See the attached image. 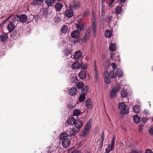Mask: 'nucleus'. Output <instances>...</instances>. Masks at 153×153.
<instances>
[{
  "label": "nucleus",
  "mask_w": 153,
  "mask_h": 153,
  "mask_svg": "<svg viewBox=\"0 0 153 153\" xmlns=\"http://www.w3.org/2000/svg\"><path fill=\"white\" fill-rule=\"evenodd\" d=\"M118 108L120 110V114H127L129 112L128 106L123 102H121L118 103Z\"/></svg>",
  "instance_id": "f257e3e1"
},
{
  "label": "nucleus",
  "mask_w": 153,
  "mask_h": 153,
  "mask_svg": "<svg viewBox=\"0 0 153 153\" xmlns=\"http://www.w3.org/2000/svg\"><path fill=\"white\" fill-rule=\"evenodd\" d=\"M122 86V85L120 84H117L116 86L113 88L110 93V98L111 99H113L116 96V93L119 91Z\"/></svg>",
  "instance_id": "f03ea898"
},
{
  "label": "nucleus",
  "mask_w": 153,
  "mask_h": 153,
  "mask_svg": "<svg viewBox=\"0 0 153 153\" xmlns=\"http://www.w3.org/2000/svg\"><path fill=\"white\" fill-rule=\"evenodd\" d=\"M91 122L92 120L90 119L86 124L82 133V135L83 136L85 137L88 134L90 129L91 127Z\"/></svg>",
  "instance_id": "7ed1b4c3"
},
{
  "label": "nucleus",
  "mask_w": 153,
  "mask_h": 153,
  "mask_svg": "<svg viewBox=\"0 0 153 153\" xmlns=\"http://www.w3.org/2000/svg\"><path fill=\"white\" fill-rule=\"evenodd\" d=\"M80 7L79 3L76 0H74L73 2L70 4L69 5L70 9H76Z\"/></svg>",
  "instance_id": "20e7f679"
},
{
  "label": "nucleus",
  "mask_w": 153,
  "mask_h": 153,
  "mask_svg": "<svg viewBox=\"0 0 153 153\" xmlns=\"http://www.w3.org/2000/svg\"><path fill=\"white\" fill-rule=\"evenodd\" d=\"M71 37L72 38L75 39V42H78V39L79 36V32L76 30H73L71 34Z\"/></svg>",
  "instance_id": "39448f33"
},
{
  "label": "nucleus",
  "mask_w": 153,
  "mask_h": 153,
  "mask_svg": "<svg viewBox=\"0 0 153 153\" xmlns=\"http://www.w3.org/2000/svg\"><path fill=\"white\" fill-rule=\"evenodd\" d=\"M90 37V32L88 30H87L85 34V36L81 39V41L82 42H86L89 39Z\"/></svg>",
  "instance_id": "423d86ee"
},
{
  "label": "nucleus",
  "mask_w": 153,
  "mask_h": 153,
  "mask_svg": "<svg viewBox=\"0 0 153 153\" xmlns=\"http://www.w3.org/2000/svg\"><path fill=\"white\" fill-rule=\"evenodd\" d=\"M104 81L105 82L108 84H109L111 82L109 75L108 71L106 70L104 72Z\"/></svg>",
  "instance_id": "0eeeda50"
},
{
  "label": "nucleus",
  "mask_w": 153,
  "mask_h": 153,
  "mask_svg": "<svg viewBox=\"0 0 153 153\" xmlns=\"http://www.w3.org/2000/svg\"><path fill=\"white\" fill-rule=\"evenodd\" d=\"M93 21L92 24V29L93 30V35L94 37H95L97 34L96 29L97 24L95 22V19L94 17H93L92 18Z\"/></svg>",
  "instance_id": "6e6552de"
},
{
  "label": "nucleus",
  "mask_w": 153,
  "mask_h": 153,
  "mask_svg": "<svg viewBox=\"0 0 153 153\" xmlns=\"http://www.w3.org/2000/svg\"><path fill=\"white\" fill-rule=\"evenodd\" d=\"M94 74L95 76V79H96V81H97V79L99 77V73L97 70L96 66V64L95 62H94Z\"/></svg>",
  "instance_id": "1a4fd4ad"
},
{
  "label": "nucleus",
  "mask_w": 153,
  "mask_h": 153,
  "mask_svg": "<svg viewBox=\"0 0 153 153\" xmlns=\"http://www.w3.org/2000/svg\"><path fill=\"white\" fill-rule=\"evenodd\" d=\"M74 124L75 127L76 128L79 129L82 126V121L81 120L79 119L76 120H75Z\"/></svg>",
  "instance_id": "9d476101"
},
{
  "label": "nucleus",
  "mask_w": 153,
  "mask_h": 153,
  "mask_svg": "<svg viewBox=\"0 0 153 153\" xmlns=\"http://www.w3.org/2000/svg\"><path fill=\"white\" fill-rule=\"evenodd\" d=\"M63 146L65 148L68 147L70 144V140L67 138L64 139L62 142Z\"/></svg>",
  "instance_id": "9b49d317"
},
{
  "label": "nucleus",
  "mask_w": 153,
  "mask_h": 153,
  "mask_svg": "<svg viewBox=\"0 0 153 153\" xmlns=\"http://www.w3.org/2000/svg\"><path fill=\"white\" fill-rule=\"evenodd\" d=\"M75 121V119L74 117H69L67 120L66 124L68 126L74 124Z\"/></svg>",
  "instance_id": "f8f14e48"
},
{
  "label": "nucleus",
  "mask_w": 153,
  "mask_h": 153,
  "mask_svg": "<svg viewBox=\"0 0 153 153\" xmlns=\"http://www.w3.org/2000/svg\"><path fill=\"white\" fill-rule=\"evenodd\" d=\"M19 20L22 23L25 22L27 20V17L25 14L19 15Z\"/></svg>",
  "instance_id": "ddd939ff"
},
{
  "label": "nucleus",
  "mask_w": 153,
  "mask_h": 153,
  "mask_svg": "<svg viewBox=\"0 0 153 153\" xmlns=\"http://www.w3.org/2000/svg\"><path fill=\"white\" fill-rule=\"evenodd\" d=\"M73 56L75 59L79 60L82 58V53L80 51H76L74 53Z\"/></svg>",
  "instance_id": "4468645a"
},
{
  "label": "nucleus",
  "mask_w": 153,
  "mask_h": 153,
  "mask_svg": "<svg viewBox=\"0 0 153 153\" xmlns=\"http://www.w3.org/2000/svg\"><path fill=\"white\" fill-rule=\"evenodd\" d=\"M85 104L88 108L90 109L92 108L93 103L91 99H88L85 102Z\"/></svg>",
  "instance_id": "2eb2a0df"
},
{
  "label": "nucleus",
  "mask_w": 153,
  "mask_h": 153,
  "mask_svg": "<svg viewBox=\"0 0 153 153\" xmlns=\"http://www.w3.org/2000/svg\"><path fill=\"white\" fill-rule=\"evenodd\" d=\"M79 78L81 79H85L86 77V72L84 71H81L78 74Z\"/></svg>",
  "instance_id": "dca6fc26"
},
{
  "label": "nucleus",
  "mask_w": 153,
  "mask_h": 153,
  "mask_svg": "<svg viewBox=\"0 0 153 153\" xmlns=\"http://www.w3.org/2000/svg\"><path fill=\"white\" fill-rule=\"evenodd\" d=\"M104 137V132L103 131H102L101 134L100 138V139H99V141H100V148H102V147L103 143Z\"/></svg>",
  "instance_id": "f3484780"
},
{
  "label": "nucleus",
  "mask_w": 153,
  "mask_h": 153,
  "mask_svg": "<svg viewBox=\"0 0 153 153\" xmlns=\"http://www.w3.org/2000/svg\"><path fill=\"white\" fill-rule=\"evenodd\" d=\"M73 12L72 10L69 9L66 10L65 15L66 17L71 18L73 15Z\"/></svg>",
  "instance_id": "a211bd4d"
},
{
  "label": "nucleus",
  "mask_w": 153,
  "mask_h": 153,
  "mask_svg": "<svg viewBox=\"0 0 153 153\" xmlns=\"http://www.w3.org/2000/svg\"><path fill=\"white\" fill-rule=\"evenodd\" d=\"M15 25L12 22H10L7 26V28L10 32H12L14 29Z\"/></svg>",
  "instance_id": "6ab92c4d"
},
{
  "label": "nucleus",
  "mask_w": 153,
  "mask_h": 153,
  "mask_svg": "<svg viewBox=\"0 0 153 153\" xmlns=\"http://www.w3.org/2000/svg\"><path fill=\"white\" fill-rule=\"evenodd\" d=\"M75 129L74 128L71 129L70 128L67 130L66 133L68 134V136H71L74 135L75 133Z\"/></svg>",
  "instance_id": "aec40b11"
},
{
  "label": "nucleus",
  "mask_w": 153,
  "mask_h": 153,
  "mask_svg": "<svg viewBox=\"0 0 153 153\" xmlns=\"http://www.w3.org/2000/svg\"><path fill=\"white\" fill-rule=\"evenodd\" d=\"M7 38V34L6 33H2L0 35V39L2 41H6Z\"/></svg>",
  "instance_id": "412c9836"
},
{
  "label": "nucleus",
  "mask_w": 153,
  "mask_h": 153,
  "mask_svg": "<svg viewBox=\"0 0 153 153\" xmlns=\"http://www.w3.org/2000/svg\"><path fill=\"white\" fill-rule=\"evenodd\" d=\"M69 93L71 95H74L77 93V89L75 87H73L69 90Z\"/></svg>",
  "instance_id": "4be33fe9"
},
{
  "label": "nucleus",
  "mask_w": 153,
  "mask_h": 153,
  "mask_svg": "<svg viewBox=\"0 0 153 153\" xmlns=\"http://www.w3.org/2000/svg\"><path fill=\"white\" fill-rule=\"evenodd\" d=\"M76 28L77 30L82 31L84 30V25L81 22H78L76 25Z\"/></svg>",
  "instance_id": "5701e85b"
},
{
  "label": "nucleus",
  "mask_w": 153,
  "mask_h": 153,
  "mask_svg": "<svg viewBox=\"0 0 153 153\" xmlns=\"http://www.w3.org/2000/svg\"><path fill=\"white\" fill-rule=\"evenodd\" d=\"M44 0H33V4L34 5L41 6Z\"/></svg>",
  "instance_id": "b1692460"
},
{
  "label": "nucleus",
  "mask_w": 153,
  "mask_h": 153,
  "mask_svg": "<svg viewBox=\"0 0 153 153\" xmlns=\"http://www.w3.org/2000/svg\"><path fill=\"white\" fill-rule=\"evenodd\" d=\"M80 66V63L79 62L76 61L74 62L72 64V68L74 69H78Z\"/></svg>",
  "instance_id": "393cba45"
},
{
  "label": "nucleus",
  "mask_w": 153,
  "mask_h": 153,
  "mask_svg": "<svg viewBox=\"0 0 153 153\" xmlns=\"http://www.w3.org/2000/svg\"><path fill=\"white\" fill-rule=\"evenodd\" d=\"M133 119L134 122L137 123H138L140 120V117L137 115H135L133 117Z\"/></svg>",
  "instance_id": "a878e982"
},
{
  "label": "nucleus",
  "mask_w": 153,
  "mask_h": 153,
  "mask_svg": "<svg viewBox=\"0 0 153 153\" xmlns=\"http://www.w3.org/2000/svg\"><path fill=\"white\" fill-rule=\"evenodd\" d=\"M45 3L48 6H51L54 4V0H45Z\"/></svg>",
  "instance_id": "bb28decb"
},
{
  "label": "nucleus",
  "mask_w": 153,
  "mask_h": 153,
  "mask_svg": "<svg viewBox=\"0 0 153 153\" xmlns=\"http://www.w3.org/2000/svg\"><path fill=\"white\" fill-rule=\"evenodd\" d=\"M62 4L60 3H59L56 4L55 5V8L57 11L60 10L62 8Z\"/></svg>",
  "instance_id": "cd10ccee"
},
{
  "label": "nucleus",
  "mask_w": 153,
  "mask_h": 153,
  "mask_svg": "<svg viewBox=\"0 0 153 153\" xmlns=\"http://www.w3.org/2000/svg\"><path fill=\"white\" fill-rule=\"evenodd\" d=\"M114 147L113 146H112L110 144H109L108 145V147L105 149L106 153H109L111 151L113 150Z\"/></svg>",
  "instance_id": "c85d7f7f"
},
{
  "label": "nucleus",
  "mask_w": 153,
  "mask_h": 153,
  "mask_svg": "<svg viewBox=\"0 0 153 153\" xmlns=\"http://www.w3.org/2000/svg\"><path fill=\"white\" fill-rule=\"evenodd\" d=\"M105 36L107 38L110 37L112 35V33L111 30H107L105 33Z\"/></svg>",
  "instance_id": "c756f323"
},
{
  "label": "nucleus",
  "mask_w": 153,
  "mask_h": 153,
  "mask_svg": "<svg viewBox=\"0 0 153 153\" xmlns=\"http://www.w3.org/2000/svg\"><path fill=\"white\" fill-rule=\"evenodd\" d=\"M68 46H67L65 51V53L66 54V55H69V54H70L71 52L70 48L71 47V45H69Z\"/></svg>",
  "instance_id": "7c9ffc66"
},
{
  "label": "nucleus",
  "mask_w": 153,
  "mask_h": 153,
  "mask_svg": "<svg viewBox=\"0 0 153 153\" xmlns=\"http://www.w3.org/2000/svg\"><path fill=\"white\" fill-rule=\"evenodd\" d=\"M81 111L79 109H75L73 111V115L74 116H77L81 114Z\"/></svg>",
  "instance_id": "2f4dec72"
},
{
  "label": "nucleus",
  "mask_w": 153,
  "mask_h": 153,
  "mask_svg": "<svg viewBox=\"0 0 153 153\" xmlns=\"http://www.w3.org/2000/svg\"><path fill=\"white\" fill-rule=\"evenodd\" d=\"M133 111L136 113H137L139 112L140 110V107L137 105H135L133 107Z\"/></svg>",
  "instance_id": "473e14b6"
},
{
  "label": "nucleus",
  "mask_w": 153,
  "mask_h": 153,
  "mask_svg": "<svg viewBox=\"0 0 153 153\" xmlns=\"http://www.w3.org/2000/svg\"><path fill=\"white\" fill-rule=\"evenodd\" d=\"M109 48L111 51H114L116 50V45L112 43L110 45Z\"/></svg>",
  "instance_id": "72a5a7b5"
},
{
  "label": "nucleus",
  "mask_w": 153,
  "mask_h": 153,
  "mask_svg": "<svg viewBox=\"0 0 153 153\" xmlns=\"http://www.w3.org/2000/svg\"><path fill=\"white\" fill-rule=\"evenodd\" d=\"M128 95L127 91L126 90H122L121 92V96L123 98L126 97Z\"/></svg>",
  "instance_id": "f704fd0d"
},
{
  "label": "nucleus",
  "mask_w": 153,
  "mask_h": 153,
  "mask_svg": "<svg viewBox=\"0 0 153 153\" xmlns=\"http://www.w3.org/2000/svg\"><path fill=\"white\" fill-rule=\"evenodd\" d=\"M88 90V86H85L82 90V94L86 95Z\"/></svg>",
  "instance_id": "c9c22d12"
},
{
  "label": "nucleus",
  "mask_w": 153,
  "mask_h": 153,
  "mask_svg": "<svg viewBox=\"0 0 153 153\" xmlns=\"http://www.w3.org/2000/svg\"><path fill=\"white\" fill-rule=\"evenodd\" d=\"M86 95L82 94L79 96L78 99L79 102H82L84 101L85 99V96Z\"/></svg>",
  "instance_id": "e433bc0d"
},
{
  "label": "nucleus",
  "mask_w": 153,
  "mask_h": 153,
  "mask_svg": "<svg viewBox=\"0 0 153 153\" xmlns=\"http://www.w3.org/2000/svg\"><path fill=\"white\" fill-rule=\"evenodd\" d=\"M54 151L53 148L51 146L47 147L46 149V151L48 153H51Z\"/></svg>",
  "instance_id": "4c0bfd02"
},
{
  "label": "nucleus",
  "mask_w": 153,
  "mask_h": 153,
  "mask_svg": "<svg viewBox=\"0 0 153 153\" xmlns=\"http://www.w3.org/2000/svg\"><path fill=\"white\" fill-rule=\"evenodd\" d=\"M68 136V134L66 133H63L60 134L59 136V138L61 140H63L64 139L66 138Z\"/></svg>",
  "instance_id": "58836bf2"
},
{
  "label": "nucleus",
  "mask_w": 153,
  "mask_h": 153,
  "mask_svg": "<svg viewBox=\"0 0 153 153\" xmlns=\"http://www.w3.org/2000/svg\"><path fill=\"white\" fill-rule=\"evenodd\" d=\"M115 10L116 13L120 14L122 10V7L120 6H117Z\"/></svg>",
  "instance_id": "ea45409f"
},
{
  "label": "nucleus",
  "mask_w": 153,
  "mask_h": 153,
  "mask_svg": "<svg viewBox=\"0 0 153 153\" xmlns=\"http://www.w3.org/2000/svg\"><path fill=\"white\" fill-rule=\"evenodd\" d=\"M117 75L119 78L123 76V73L122 71L120 69H118L117 72Z\"/></svg>",
  "instance_id": "a19ab883"
},
{
  "label": "nucleus",
  "mask_w": 153,
  "mask_h": 153,
  "mask_svg": "<svg viewBox=\"0 0 153 153\" xmlns=\"http://www.w3.org/2000/svg\"><path fill=\"white\" fill-rule=\"evenodd\" d=\"M68 30V27L66 26H64L62 27L60 31L62 33H65Z\"/></svg>",
  "instance_id": "79ce46f5"
},
{
  "label": "nucleus",
  "mask_w": 153,
  "mask_h": 153,
  "mask_svg": "<svg viewBox=\"0 0 153 153\" xmlns=\"http://www.w3.org/2000/svg\"><path fill=\"white\" fill-rule=\"evenodd\" d=\"M71 80L72 82L74 83H76L78 81V79L76 76L74 75L71 76Z\"/></svg>",
  "instance_id": "37998d69"
},
{
  "label": "nucleus",
  "mask_w": 153,
  "mask_h": 153,
  "mask_svg": "<svg viewBox=\"0 0 153 153\" xmlns=\"http://www.w3.org/2000/svg\"><path fill=\"white\" fill-rule=\"evenodd\" d=\"M83 82L82 81H80L77 83L76 87L78 89H81L83 86Z\"/></svg>",
  "instance_id": "c03bdc74"
},
{
  "label": "nucleus",
  "mask_w": 153,
  "mask_h": 153,
  "mask_svg": "<svg viewBox=\"0 0 153 153\" xmlns=\"http://www.w3.org/2000/svg\"><path fill=\"white\" fill-rule=\"evenodd\" d=\"M116 73L114 71H110L109 75L110 76L111 79H113L116 77Z\"/></svg>",
  "instance_id": "a18cd8bd"
},
{
  "label": "nucleus",
  "mask_w": 153,
  "mask_h": 153,
  "mask_svg": "<svg viewBox=\"0 0 153 153\" xmlns=\"http://www.w3.org/2000/svg\"><path fill=\"white\" fill-rule=\"evenodd\" d=\"M81 68L82 70H85L86 69L87 65L86 64L84 63L83 62H82L80 65Z\"/></svg>",
  "instance_id": "49530a36"
},
{
  "label": "nucleus",
  "mask_w": 153,
  "mask_h": 153,
  "mask_svg": "<svg viewBox=\"0 0 153 153\" xmlns=\"http://www.w3.org/2000/svg\"><path fill=\"white\" fill-rule=\"evenodd\" d=\"M116 140V136H113L112 140L111 141V144L110 145L114 147L115 140Z\"/></svg>",
  "instance_id": "de8ad7c7"
},
{
  "label": "nucleus",
  "mask_w": 153,
  "mask_h": 153,
  "mask_svg": "<svg viewBox=\"0 0 153 153\" xmlns=\"http://www.w3.org/2000/svg\"><path fill=\"white\" fill-rule=\"evenodd\" d=\"M18 19H19V15H17L13 17L12 20L14 22H15L16 21H18Z\"/></svg>",
  "instance_id": "09e8293b"
},
{
  "label": "nucleus",
  "mask_w": 153,
  "mask_h": 153,
  "mask_svg": "<svg viewBox=\"0 0 153 153\" xmlns=\"http://www.w3.org/2000/svg\"><path fill=\"white\" fill-rule=\"evenodd\" d=\"M143 125L142 124H140L138 127V131L139 132H142L143 131Z\"/></svg>",
  "instance_id": "8fccbe9b"
},
{
  "label": "nucleus",
  "mask_w": 153,
  "mask_h": 153,
  "mask_svg": "<svg viewBox=\"0 0 153 153\" xmlns=\"http://www.w3.org/2000/svg\"><path fill=\"white\" fill-rule=\"evenodd\" d=\"M90 15L89 12L88 11H85L84 13L83 16L85 17Z\"/></svg>",
  "instance_id": "3c124183"
},
{
  "label": "nucleus",
  "mask_w": 153,
  "mask_h": 153,
  "mask_svg": "<svg viewBox=\"0 0 153 153\" xmlns=\"http://www.w3.org/2000/svg\"><path fill=\"white\" fill-rule=\"evenodd\" d=\"M111 65L112 66V69L113 70H115L116 68V66L115 64L112 63H111Z\"/></svg>",
  "instance_id": "603ef678"
},
{
  "label": "nucleus",
  "mask_w": 153,
  "mask_h": 153,
  "mask_svg": "<svg viewBox=\"0 0 153 153\" xmlns=\"http://www.w3.org/2000/svg\"><path fill=\"white\" fill-rule=\"evenodd\" d=\"M141 122L143 123H145L147 121V119L145 118L144 117H142L141 118Z\"/></svg>",
  "instance_id": "864d4df0"
},
{
  "label": "nucleus",
  "mask_w": 153,
  "mask_h": 153,
  "mask_svg": "<svg viewBox=\"0 0 153 153\" xmlns=\"http://www.w3.org/2000/svg\"><path fill=\"white\" fill-rule=\"evenodd\" d=\"M115 61L116 62H119L120 61V60L119 56H117L116 57V58L115 59Z\"/></svg>",
  "instance_id": "5fc2aeb1"
},
{
  "label": "nucleus",
  "mask_w": 153,
  "mask_h": 153,
  "mask_svg": "<svg viewBox=\"0 0 153 153\" xmlns=\"http://www.w3.org/2000/svg\"><path fill=\"white\" fill-rule=\"evenodd\" d=\"M143 113L145 115H147L149 114V111L146 109L144 110V111H143Z\"/></svg>",
  "instance_id": "6e6d98bb"
},
{
  "label": "nucleus",
  "mask_w": 153,
  "mask_h": 153,
  "mask_svg": "<svg viewBox=\"0 0 153 153\" xmlns=\"http://www.w3.org/2000/svg\"><path fill=\"white\" fill-rule=\"evenodd\" d=\"M129 153H138V151L137 150L133 149L131 150Z\"/></svg>",
  "instance_id": "4d7b16f0"
},
{
  "label": "nucleus",
  "mask_w": 153,
  "mask_h": 153,
  "mask_svg": "<svg viewBox=\"0 0 153 153\" xmlns=\"http://www.w3.org/2000/svg\"><path fill=\"white\" fill-rule=\"evenodd\" d=\"M115 1V0H111L110 1V2H109V3L108 6L110 7H111V5Z\"/></svg>",
  "instance_id": "13d9d810"
},
{
  "label": "nucleus",
  "mask_w": 153,
  "mask_h": 153,
  "mask_svg": "<svg viewBox=\"0 0 153 153\" xmlns=\"http://www.w3.org/2000/svg\"><path fill=\"white\" fill-rule=\"evenodd\" d=\"M112 17L111 16H108L107 18L108 22H110L112 20Z\"/></svg>",
  "instance_id": "bf43d9fd"
},
{
  "label": "nucleus",
  "mask_w": 153,
  "mask_h": 153,
  "mask_svg": "<svg viewBox=\"0 0 153 153\" xmlns=\"http://www.w3.org/2000/svg\"><path fill=\"white\" fill-rule=\"evenodd\" d=\"M149 133L150 134H153V128H151L150 129Z\"/></svg>",
  "instance_id": "052dcab7"
},
{
  "label": "nucleus",
  "mask_w": 153,
  "mask_h": 153,
  "mask_svg": "<svg viewBox=\"0 0 153 153\" xmlns=\"http://www.w3.org/2000/svg\"><path fill=\"white\" fill-rule=\"evenodd\" d=\"M105 15V12H104L102 10V14L101 15V18H102L103 16H104ZM101 20H103L102 19H101Z\"/></svg>",
  "instance_id": "680f3d73"
},
{
  "label": "nucleus",
  "mask_w": 153,
  "mask_h": 153,
  "mask_svg": "<svg viewBox=\"0 0 153 153\" xmlns=\"http://www.w3.org/2000/svg\"><path fill=\"white\" fill-rule=\"evenodd\" d=\"M71 153H81V152L77 150H75L73 151Z\"/></svg>",
  "instance_id": "e2e57ef3"
},
{
  "label": "nucleus",
  "mask_w": 153,
  "mask_h": 153,
  "mask_svg": "<svg viewBox=\"0 0 153 153\" xmlns=\"http://www.w3.org/2000/svg\"><path fill=\"white\" fill-rule=\"evenodd\" d=\"M146 153H152V152L150 149H148L146 151Z\"/></svg>",
  "instance_id": "0e129e2a"
},
{
  "label": "nucleus",
  "mask_w": 153,
  "mask_h": 153,
  "mask_svg": "<svg viewBox=\"0 0 153 153\" xmlns=\"http://www.w3.org/2000/svg\"><path fill=\"white\" fill-rule=\"evenodd\" d=\"M85 143L84 140H82L81 141L80 143V146L82 145Z\"/></svg>",
  "instance_id": "69168bd1"
},
{
  "label": "nucleus",
  "mask_w": 153,
  "mask_h": 153,
  "mask_svg": "<svg viewBox=\"0 0 153 153\" xmlns=\"http://www.w3.org/2000/svg\"><path fill=\"white\" fill-rule=\"evenodd\" d=\"M126 0H119L120 3H123Z\"/></svg>",
  "instance_id": "338daca9"
},
{
  "label": "nucleus",
  "mask_w": 153,
  "mask_h": 153,
  "mask_svg": "<svg viewBox=\"0 0 153 153\" xmlns=\"http://www.w3.org/2000/svg\"><path fill=\"white\" fill-rule=\"evenodd\" d=\"M13 16V15H11L9 16L7 18V20H8L10 19Z\"/></svg>",
  "instance_id": "774afa93"
}]
</instances>
